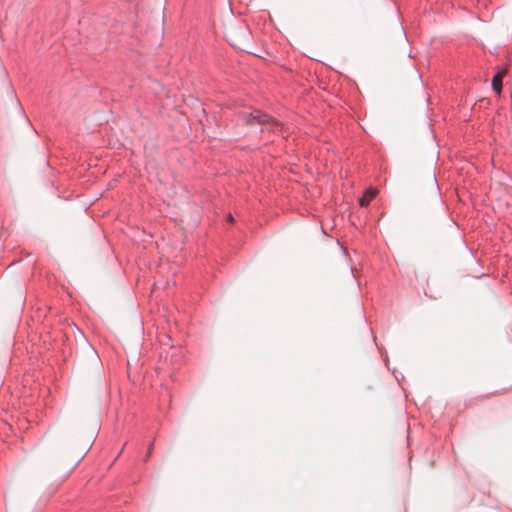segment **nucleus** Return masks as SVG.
I'll list each match as a JSON object with an SVG mask.
<instances>
[{
    "label": "nucleus",
    "instance_id": "3",
    "mask_svg": "<svg viewBox=\"0 0 512 512\" xmlns=\"http://www.w3.org/2000/svg\"><path fill=\"white\" fill-rule=\"evenodd\" d=\"M377 191L370 189L367 190L362 197L359 198V205L362 207H366L369 205L370 201L376 196Z\"/></svg>",
    "mask_w": 512,
    "mask_h": 512
},
{
    "label": "nucleus",
    "instance_id": "2",
    "mask_svg": "<svg viewBox=\"0 0 512 512\" xmlns=\"http://www.w3.org/2000/svg\"><path fill=\"white\" fill-rule=\"evenodd\" d=\"M506 75L505 69H498L495 75L492 78V89L496 93V95L500 96L502 92V80Z\"/></svg>",
    "mask_w": 512,
    "mask_h": 512
},
{
    "label": "nucleus",
    "instance_id": "1",
    "mask_svg": "<svg viewBox=\"0 0 512 512\" xmlns=\"http://www.w3.org/2000/svg\"><path fill=\"white\" fill-rule=\"evenodd\" d=\"M259 125L262 126L261 131H275L280 126V123L277 119L261 110V122H259Z\"/></svg>",
    "mask_w": 512,
    "mask_h": 512
},
{
    "label": "nucleus",
    "instance_id": "9",
    "mask_svg": "<svg viewBox=\"0 0 512 512\" xmlns=\"http://www.w3.org/2000/svg\"><path fill=\"white\" fill-rule=\"evenodd\" d=\"M433 180L435 181V183L437 184V180H436V176L433 175Z\"/></svg>",
    "mask_w": 512,
    "mask_h": 512
},
{
    "label": "nucleus",
    "instance_id": "6",
    "mask_svg": "<svg viewBox=\"0 0 512 512\" xmlns=\"http://www.w3.org/2000/svg\"><path fill=\"white\" fill-rule=\"evenodd\" d=\"M152 449H153V442L150 443V445L148 446V449H147V454L144 458V461H147V459L149 458V456L151 455V452H152Z\"/></svg>",
    "mask_w": 512,
    "mask_h": 512
},
{
    "label": "nucleus",
    "instance_id": "8",
    "mask_svg": "<svg viewBox=\"0 0 512 512\" xmlns=\"http://www.w3.org/2000/svg\"><path fill=\"white\" fill-rule=\"evenodd\" d=\"M123 449H124V447H122V449L120 450V452H119V453H117V456L115 457V460L120 456V454L122 453Z\"/></svg>",
    "mask_w": 512,
    "mask_h": 512
},
{
    "label": "nucleus",
    "instance_id": "4",
    "mask_svg": "<svg viewBox=\"0 0 512 512\" xmlns=\"http://www.w3.org/2000/svg\"><path fill=\"white\" fill-rule=\"evenodd\" d=\"M239 117L241 121L246 125H252L253 124V118L254 116V110L252 112H241L239 114Z\"/></svg>",
    "mask_w": 512,
    "mask_h": 512
},
{
    "label": "nucleus",
    "instance_id": "7",
    "mask_svg": "<svg viewBox=\"0 0 512 512\" xmlns=\"http://www.w3.org/2000/svg\"><path fill=\"white\" fill-rule=\"evenodd\" d=\"M227 220H228L229 222L234 221V218H233L232 214H228V215H227Z\"/></svg>",
    "mask_w": 512,
    "mask_h": 512
},
{
    "label": "nucleus",
    "instance_id": "5",
    "mask_svg": "<svg viewBox=\"0 0 512 512\" xmlns=\"http://www.w3.org/2000/svg\"><path fill=\"white\" fill-rule=\"evenodd\" d=\"M254 116H255V118H253V124L256 123L259 125V122H261V110L255 109Z\"/></svg>",
    "mask_w": 512,
    "mask_h": 512
}]
</instances>
